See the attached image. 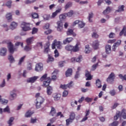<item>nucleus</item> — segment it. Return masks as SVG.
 Masks as SVG:
<instances>
[{"mask_svg": "<svg viewBox=\"0 0 126 126\" xmlns=\"http://www.w3.org/2000/svg\"><path fill=\"white\" fill-rule=\"evenodd\" d=\"M79 44L78 43H77L75 46H73L70 45H67L66 46L65 49L68 51L77 52L79 51Z\"/></svg>", "mask_w": 126, "mask_h": 126, "instance_id": "obj_1", "label": "nucleus"}, {"mask_svg": "<svg viewBox=\"0 0 126 126\" xmlns=\"http://www.w3.org/2000/svg\"><path fill=\"white\" fill-rule=\"evenodd\" d=\"M75 114L73 112H71L69 115V118L66 120V126H68L70 123H72L75 119Z\"/></svg>", "mask_w": 126, "mask_h": 126, "instance_id": "obj_2", "label": "nucleus"}, {"mask_svg": "<svg viewBox=\"0 0 126 126\" xmlns=\"http://www.w3.org/2000/svg\"><path fill=\"white\" fill-rule=\"evenodd\" d=\"M56 46H57V49H61L62 47L61 46V42L60 41H57V40H55L52 45V49H55Z\"/></svg>", "mask_w": 126, "mask_h": 126, "instance_id": "obj_3", "label": "nucleus"}, {"mask_svg": "<svg viewBox=\"0 0 126 126\" xmlns=\"http://www.w3.org/2000/svg\"><path fill=\"white\" fill-rule=\"evenodd\" d=\"M44 99L42 97H39L36 99V107L38 109L41 107V105L44 102Z\"/></svg>", "mask_w": 126, "mask_h": 126, "instance_id": "obj_4", "label": "nucleus"}, {"mask_svg": "<svg viewBox=\"0 0 126 126\" xmlns=\"http://www.w3.org/2000/svg\"><path fill=\"white\" fill-rule=\"evenodd\" d=\"M21 26L22 28V30L25 32H27L31 30L30 25L29 24H27V23H22Z\"/></svg>", "mask_w": 126, "mask_h": 126, "instance_id": "obj_5", "label": "nucleus"}, {"mask_svg": "<svg viewBox=\"0 0 126 126\" xmlns=\"http://www.w3.org/2000/svg\"><path fill=\"white\" fill-rule=\"evenodd\" d=\"M115 78V74L113 72H112L110 74L108 78L106 79V81L109 83L111 84L113 83V82H114Z\"/></svg>", "mask_w": 126, "mask_h": 126, "instance_id": "obj_6", "label": "nucleus"}, {"mask_svg": "<svg viewBox=\"0 0 126 126\" xmlns=\"http://www.w3.org/2000/svg\"><path fill=\"white\" fill-rule=\"evenodd\" d=\"M8 48L10 54H13L14 51H15V48H13V44L11 42L7 43Z\"/></svg>", "mask_w": 126, "mask_h": 126, "instance_id": "obj_7", "label": "nucleus"}, {"mask_svg": "<svg viewBox=\"0 0 126 126\" xmlns=\"http://www.w3.org/2000/svg\"><path fill=\"white\" fill-rule=\"evenodd\" d=\"M43 70V64L39 63L36 64L35 70L37 72L41 71Z\"/></svg>", "mask_w": 126, "mask_h": 126, "instance_id": "obj_8", "label": "nucleus"}, {"mask_svg": "<svg viewBox=\"0 0 126 126\" xmlns=\"http://www.w3.org/2000/svg\"><path fill=\"white\" fill-rule=\"evenodd\" d=\"M16 90L14 89L12 91H11L10 93V100H14V98H16Z\"/></svg>", "mask_w": 126, "mask_h": 126, "instance_id": "obj_9", "label": "nucleus"}, {"mask_svg": "<svg viewBox=\"0 0 126 126\" xmlns=\"http://www.w3.org/2000/svg\"><path fill=\"white\" fill-rule=\"evenodd\" d=\"M57 24L58 25L57 30L60 32H62L63 31V23L62 21H59L57 22Z\"/></svg>", "mask_w": 126, "mask_h": 126, "instance_id": "obj_10", "label": "nucleus"}, {"mask_svg": "<svg viewBox=\"0 0 126 126\" xmlns=\"http://www.w3.org/2000/svg\"><path fill=\"white\" fill-rule=\"evenodd\" d=\"M51 79L50 78V77H48L46 79V81L43 82V84L42 86L45 87H48V86L49 87L51 83Z\"/></svg>", "mask_w": 126, "mask_h": 126, "instance_id": "obj_11", "label": "nucleus"}, {"mask_svg": "<svg viewBox=\"0 0 126 126\" xmlns=\"http://www.w3.org/2000/svg\"><path fill=\"white\" fill-rule=\"evenodd\" d=\"M85 76L87 78L86 80H91L93 79V76L87 70H86Z\"/></svg>", "mask_w": 126, "mask_h": 126, "instance_id": "obj_12", "label": "nucleus"}, {"mask_svg": "<svg viewBox=\"0 0 126 126\" xmlns=\"http://www.w3.org/2000/svg\"><path fill=\"white\" fill-rule=\"evenodd\" d=\"M49 46H50V43L47 42L45 44V46H44V48H45L44 51V53L47 54L50 51Z\"/></svg>", "mask_w": 126, "mask_h": 126, "instance_id": "obj_13", "label": "nucleus"}, {"mask_svg": "<svg viewBox=\"0 0 126 126\" xmlns=\"http://www.w3.org/2000/svg\"><path fill=\"white\" fill-rule=\"evenodd\" d=\"M33 41H34V37H33L28 38L26 40L27 45L28 46H30L31 44H32V43Z\"/></svg>", "mask_w": 126, "mask_h": 126, "instance_id": "obj_14", "label": "nucleus"}, {"mask_svg": "<svg viewBox=\"0 0 126 126\" xmlns=\"http://www.w3.org/2000/svg\"><path fill=\"white\" fill-rule=\"evenodd\" d=\"M67 36L73 35L74 37L76 36V34L73 32V31L71 29H68L66 32Z\"/></svg>", "mask_w": 126, "mask_h": 126, "instance_id": "obj_15", "label": "nucleus"}, {"mask_svg": "<svg viewBox=\"0 0 126 126\" xmlns=\"http://www.w3.org/2000/svg\"><path fill=\"white\" fill-rule=\"evenodd\" d=\"M47 95H50L53 93V88L51 86H48L46 90Z\"/></svg>", "mask_w": 126, "mask_h": 126, "instance_id": "obj_16", "label": "nucleus"}, {"mask_svg": "<svg viewBox=\"0 0 126 126\" xmlns=\"http://www.w3.org/2000/svg\"><path fill=\"white\" fill-rule=\"evenodd\" d=\"M121 44V40H118L117 42L115 43L113 46L112 50L113 51H115L117 47H119Z\"/></svg>", "mask_w": 126, "mask_h": 126, "instance_id": "obj_17", "label": "nucleus"}, {"mask_svg": "<svg viewBox=\"0 0 126 126\" xmlns=\"http://www.w3.org/2000/svg\"><path fill=\"white\" fill-rule=\"evenodd\" d=\"M37 78H38L37 77L34 76L33 77L29 78L27 80V82H28V83H33L37 80Z\"/></svg>", "mask_w": 126, "mask_h": 126, "instance_id": "obj_18", "label": "nucleus"}, {"mask_svg": "<svg viewBox=\"0 0 126 126\" xmlns=\"http://www.w3.org/2000/svg\"><path fill=\"white\" fill-rule=\"evenodd\" d=\"M6 18L8 22H10L12 21V14L11 13H8L6 15Z\"/></svg>", "mask_w": 126, "mask_h": 126, "instance_id": "obj_19", "label": "nucleus"}, {"mask_svg": "<svg viewBox=\"0 0 126 126\" xmlns=\"http://www.w3.org/2000/svg\"><path fill=\"white\" fill-rule=\"evenodd\" d=\"M62 11V8H60L59 9H58V10H56L55 12H54L52 15V17L53 18H55L58 13H60Z\"/></svg>", "mask_w": 126, "mask_h": 126, "instance_id": "obj_20", "label": "nucleus"}, {"mask_svg": "<svg viewBox=\"0 0 126 126\" xmlns=\"http://www.w3.org/2000/svg\"><path fill=\"white\" fill-rule=\"evenodd\" d=\"M73 40V39L72 37L67 38L64 40H63V43L64 45H65L67 43L68 44V43H70Z\"/></svg>", "mask_w": 126, "mask_h": 126, "instance_id": "obj_21", "label": "nucleus"}, {"mask_svg": "<svg viewBox=\"0 0 126 126\" xmlns=\"http://www.w3.org/2000/svg\"><path fill=\"white\" fill-rule=\"evenodd\" d=\"M2 112H7V113H10V109H9V107L7 106L6 108H5L3 110L2 109H0V113Z\"/></svg>", "mask_w": 126, "mask_h": 126, "instance_id": "obj_22", "label": "nucleus"}, {"mask_svg": "<svg viewBox=\"0 0 126 126\" xmlns=\"http://www.w3.org/2000/svg\"><path fill=\"white\" fill-rule=\"evenodd\" d=\"M105 50H106V53L107 54H109L111 52V46L107 45L105 47Z\"/></svg>", "mask_w": 126, "mask_h": 126, "instance_id": "obj_23", "label": "nucleus"}, {"mask_svg": "<svg viewBox=\"0 0 126 126\" xmlns=\"http://www.w3.org/2000/svg\"><path fill=\"white\" fill-rule=\"evenodd\" d=\"M72 69L71 68H69L65 72V75L66 77H69L72 75Z\"/></svg>", "mask_w": 126, "mask_h": 126, "instance_id": "obj_24", "label": "nucleus"}, {"mask_svg": "<svg viewBox=\"0 0 126 126\" xmlns=\"http://www.w3.org/2000/svg\"><path fill=\"white\" fill-rule=\"evenodd\" d=\"M98 46H99V42L97 40H96L93 42V47L95 50L98 48Z\"/></svg>", "mask_w": 126, "mask_h": 126, "instance_id": "obj_25", "label": "nucleus"}, {"mask_svg": "<svg viewBox=\"0 0 126 126\" xmlns=\"http://www.w3.org/2000/svg\"><path fill=\"white\" fill-rule=\"evenodd\" d=\"M54 100L58 101L60 99L61 94H55L53 95Z\"/></svg>", "mask_w": 126, "mask_h": 126, "instance_id": "obj_26", "label": "nucleus"}, {"mask_svg": "<svg viewBox=\"0 0 126 126\" xmlns=\"http://www.w3.org/2000/svg\"><path fill=\"white\" fill-rule=\"evenodd\" d=\"M122 111V113H121L120 111H118L116 114V116L114 117V120H118L119 117H121L122 115L123 114V112Z\"/></svg>", "mask_w": 126, "mask_h": 126, "instance_id": "obj_27", "label": "nucleus"}, {"mask_svg": "<svg viewBox=\"0 0 126 126\" xmlns=\"http://www.w3.org/2000/svg\"><path fill=\"white\" fill-rule=\"evenodd\" d=\"M10 28L11 29H12V30L15 29V28H16V27H17V24L16 23H15V22H12L11 23V24H10Z\"/></svg>", "mask_w": 126, "mask_h": 126, "instance_id": "obj_28", "label": "nucleus"}, {"mask_svg": "<svg viewBox=\"0 0 126 126\" xmlns=\"http://www.w3.org/2000/svg\"><path fill=\"white\" fill-rule=\"evenodd\" d=\"M6 49L5 48H2L1 49L0 55L1 56H4L6 55Z\"/></svg>", "mask_w": 126, "mask_h": 126, "instance_id": "obj_29", "label": "nucleus"}, {"mask_svg": "<svg viewBox=\"0 0 126 126\" xmlns=\"http://www.w3.org/2000/svg\"><path fill=\"white\" fill-rule=\"evenodd\" d=\"M126 27H124L122 31L120 32V36H122L123 34L126 36Z\"/></svg>", "mask_w": 126, "mask_h": 126, "instance_id": "obj_30", "label": "nucleus"}, {"mask_svg": "<svg viewBox=\"0 0 126 126\" xmlns=\"http://www.w3.org/2000/svg\"><path fill=\"white\" fill-rule=\"evenodd\" d=\"M111 9L110 7H107L106 10H104L103 12V14L104 15H107L111 12Z\"/></svg>", "mask_w": 126, "mask_h": 126, "instance_id": "obj_31", "label": "nucleus"}, {"mask_svg": "<svg viewBox=\"0 0 126 126\" xmlns=\"http://www.w3.org/2000/svg\"><path fill=\"white\" fill-rule=\"evenodd\" d=\"M124 7H125V6L124 5L119 6V7H118V10H116V12H121L122 11H124Z\"/></svg>", "mask_w": 126, "mask_h": 126, "instance_id": "obj_32", "label": "nucleus"}, {"mask_svg": "<svg viewBox=\"0 0 126 126\" xmlns=\"http://www.w3.org/2000/svg\"><path fill=\"white\" fill-rule=\"evenodd\" d=\"M50 114L52 116H56V111L54 107H51V111H50Z\"/></svg>", "mask_w": 126, "mask_h": 126, "instance_id": "obj_33", "label": "nucleus"}, {"mask_svg": "<svg viewBox=\"0 0 126 126\" xmlns=\"http://www.w3.org/2000/svg\"><path fill=\"white\" fill-rule=\"evenodd\" d=\"M96 85L98 88H101L102 87L101 82L99 79H97L96 80Z\"/></svg>", "mask_w": 126, "mask_h": 126, "instance_id": "obj_34", "label": "nucleus"}, {"mask_svg": "<svg viewBox=\"0 0 126 126\" xmlns=\"http://www.w3.org/2000/svg\"><path fill=\"white\" fill-rule=\"evenodd\" d=\"M48 58L47 61V62L48 63L49 62H53L54 61V58H53L51 56H50V55H48Z\"/></svg>", "mask_w": 126, "mask_h": 126, "instance_id": "obj_35", "label": "nucleus"}, {"mask_svg": "<svg viewBox=\"0 0 126 126\" xmlns=\"http://www.w3.org/2000/svg\"><path fill=\"white\" fill-rule=\"evenodd\" d=\"M73 10H71L69 12L67 13H65L66 16L68 17H71L73 15Z\"/></svg>", "mask_w": 126, "mask_h": 126, "instance_id": "obj_36", "label": "nucleus"}, {"mask_svg": "<svg viewBox=\"0 0 126 126\" xmlns=\"http://www.w3.org/2000/svg\"><path fill=\"white\" fill-rule=\"evenodd\" d=\"M67 17L66 13H64V14H62L59 16V18L61 20H63L66 18Z\"/></svg>", "mask_w": 126, "mask_h": 126, "instance_id": "obj_37", "label": "nucleus"}, {"mask_svg": "<svg viewBox=\"0 0 126 126\" xmlns=\"http://www.w3.org/2000/svg\"><path fill=\"white\" fill-rule=\"evenodd\" d=\"M72 6V3L71 2H68L67 4L65 5L64 8L65 10H67L69 7H70Z\"/></svg>", "mask_w": 126, "mask_h": 126, "instance_id": "obj_38", "label": "nucleus"}, {"mask_svg": "<svg viewBox=\"0 0 126 126\" xmlns=\"http://www.w3.org/2000/svg\"><path fill=\"white\" fill-rule=\"evenodd\" d=\"M13 120H14V118L13 117H11L9 121H8V124L9 125V126H11L12 125V123L13 122Z\"/></svg>", "mask_w": 126, "mask_h": 126, "instance_id": "obj_39", "label": "nucleus"}, {"mask_svg": "<svg viewBox=\"0 0 126 126\" xmlns=\"http://www.w3.org/2000/svg\"><path fill=\"white\" fill-rule=\"evenodd\" d=\"M8 102L7 100L4 99L0 98V103L3 105H6Z\"/></svg>", "mask_w": 126, "mask_h": 126, "instance_id": "obj_40", "label": "nucleus"}, {"mask_svg": "<svg viewBox=\"0 0 126 126\" xmlns=\"http://www.w3.org/2000/svg\"><path fill=\"white\" fill-rule=\"evenodd\" d=\"M85 51L86 54H89L91 52V51L90 50L89 45H87L86 46Z\"/></svg>", "mask_w": 126, "mask_h": 126, "instance_id": "obj_41", "label": "nucleus"}, {"mask_svg": "<svg viewBox=\"0 0 126 126\" xmlns=\"http://www.w3.org/2000/svg\"><path fill=\"white\" fill-rule=\"evenodd\" d=\"M31 50H32L31 46H28V45H27V46H26L24 48V50L26 51V52H29Z\"/></svg>", "mask_w": 126, "mask_h": 126, "instance_id": "obj_42", "label": "nucleus"}, {"mask_svg": "<svg viewBox=\"0 0 126 126\" xmlns=\"http://www.w3.org/2000/svg\"><path fill=\"white\" fill-rule=\"evenodd\" d=\"M85 26V23H83V22H79L78 27L79 28L82 29L84 28V27Z\"/></svg>", "mask_w": 126, "mask_h": 126, "instance_id": "obj_43", "label": "nucleus"}, {"mask_svg": "<svg viewBox=\"0 0 126 126\" xmlns=\"http://www.w3.org/2000/svg\"><path fill=\"white\" fill-rule=\"evenodd\" d=\"M32 16L33 19H37L39 18V16L37 13H32Z\"/></svg>", "mask_w": 126, "mask_h": 126, "instance_id": "obj_44", "label": "nucleus"}, {"mask_svg": "<svg viewBox=\"0 0 126 126\" xmlns=\"http://www.w3.org/2000/svg\"><path fill=\"white\" fill-rule=\"evenodd\" d=\"M8 59L11 63H12V62L14 61V58H13V56L12 55L9 56Z\"/></svg>", "mask_w": 126, "mask_h": 126, "instance_id": "obj_45", "label": "nucleus"}, {"mask_svg": "<svg viewBox=\"0 0 126 126\" xmlns=\"http://www.w3.org/2000/svg\"><path fill=\"white\" fill-rule=\"evenodd\" d=\"M33 113L31 112V111H28L26 112L25 114V117H30L31 116L32 114Z\"/></svg>", "mask_w": 126, "mask_h": 126, "instance_id": "obj_46", "label": "nucleus"}, {"mask_svg": "<svg viewBox=\"0 0 126 126\" xmlns=\"http://www.w3.org/2000/svg\"><path fill=\"white\" fill-rule=\"evenodd\" d=\"M25 58L26 56H24L20 59L18 63V65H20L22 64V63L24 61V59Z\"/></svg>", "mask_w": 126, "mask_h": 126, "instance_id": "obj_47", "label": "nucleus"}, {"mask_svg": "<svg viewBox=\"0 0 126 126\" xmlns=\"http://www.w3.org/2000/svg\"><path fill=\"white\" fill-rule=\"evenodd\" d=\"M93 13H91L90 14H89L88 19L90 23L93 22L92 20H91V19L93 17Z\"/></svg>", "mask_w": 126, "mask_h": 126, "instance_id": "obj_48", "label": "nucleus"}, {"mask_svg": "<svg viewBox=\"0 0 126 126\" xmlns=\"http://www.w3.org/2000/svg\"><path fill=\"white\" fill-rule=\"evenodd\" d=\"M12 3V1L11 0H9L6 3V5L9 8H10L11 7V3Z\"/></svg>", "mask_w": 126, "mask_h": 126, "instance_id": "obj_49", "label": "nucleus"}, {"mask_svg": "<svg viewBox=\"0 0 126 126\" xmlns=\"http://www.w3.org/2000/svg\"><path fill=\"white\" fill-rule=\"evenodd\" d=\"M47 74H45L44 75H43L40 79V80L42 82L43 81H44V80H46V78H47Z\"/></svg>", "mask_w": 126, "mask_h": 126, "instance_id": "obj_50", "label": "nucleus"}, {"mask_svg": "<svg viewBox=\"0 0 126 126\" xmlns=\"http://www.w3.org/2000/svg\"><path fill=\"white\" fill-rule=\"evenodd\" d=\"M119 77L120 79H123V80H125L126 81V74L123 76L122 74H120Z\"/></svg>", "mask_w": 126, "mask_h": 126, "instance_id": "obj_51", "label": "nucleus"}, {"mask_svg": "<svg viewBox=\"0 0 126 126\" xmlns=\"http://www.w3.org/2000/svg\"><path fill=\"white\" fill-rule=\"evenodd\" d=\"M59 116H60V117H61V118H63V117H64L63 114H62V112H58V113H57V114H56V117H59Z\"/></svg>", "mask_w": 126, "mask_h": 126, "instance_id": "obj_52", "label": "nucleus"}, {"mask_svg": "<svg viewBox=\"0 0 126 126\" xmlns=\"http://www.w3.org/2000/svg\"><path fill=\"white\" fill-rule=\"evenodd\" d=\"M49 27H50L49 24H46L45 25H44V27H43V29L44 30H47L49 28Z\"/></svg>", "mask_w": 126, "mask_h": 126, "instance_id": "obj_53", "label": "nucleus"}, {"mask_svg": "<svg viewBox=\"0 0 126 126\" xmlns=\"http://www.w3.org/2000/svg\"><path fill=\"white\" fill-rule=\"evenodd\" d=\"M15 46H18L21 45V46L23 48V43H21L20 42H17L15 44Z\"/></svg>", "mask_w": 126, "mask_h": 126, "instance_id": "obj_54", "label": "nucleus"}, {"mask_svg": "<svg viewBox=\"0 0 126 126\" xmlns=\"http://www.w3.org/2000/svg\"><path fill=\"white\" fill-rule=\"evenodd\" d=\"M73 82L72 81H71L69 84H68L67 85V88H71L73 84Z\"/></svg>", "mask_w": 126, "mask_h": 126, "instance_id": "obj_55", "label": "nucleus"}, {"mask_svg": "<svg viewBox=\"0 0 126 126\" xmlns=\"http://www.w3.org/2000/svg\"><path fill=\"white\" fill-rule=\"evenodd\" d=\"M55 57L57 58L59 56V53L57 49H56L54 51Z\"/></svg>", "mask_w": 126, "mask_h": 126, "instance_id": "obj_56", "label": "nucleus"}, {"mask_svg": "<svg viewBox=\"0 0 126 126\" xmlns=\"http://www.w3.org/2000/svg\"><path fill=\"white\" fill-rule=\"evenodd\" d=\"M82 59V56H79L78 58L76 59V62L80 63Z\"/></svg>", "mask_w": 126, "mask_h": 126, "instance_id": "obj_57", "label": "nucleus"}, {"mask_svg": "<svg viewBox=\"0 0 126 126\" xmlns=\"http://www.w3.org/2000/svg\"><path fill=\"white\" fill-rule=\"evenodd\" d=\"M119 123L118 122H114L112 124H110L109 126H117Z\"/></svg>", "mask_w": 126, "mask_h": 126, "instance_id": "obj_58", "label": "nucleus"}, {"mask_svg": "<svg viewBox=\"0 0 126 126\" xmlns=\"http://www.w3.org/2000/svg\"><path fill=\"white\" fill-rule=\"evenodd\" d=\"M38 31V30L36 28H33L32 31V34H34L36 33Z\"/></svg>", "mask_w": 126, "mask_h": 126, "instance_id": "obj_59", "label": "nucleus"}, {"mask_svg": "<svg viewBox=\"0 0 126 126\" xmlns=\"http://www.w3.org/2000/svg\"><path fill=\"white\" fill-rule=\"evenodd\" d=\"M92 37L94 38H97L98 37V35L95 32H94L92 34Z\"/></svg>", "mask_w": 126, "mask_h": 126, "instance_id": "obj_60", "label": "nucleus"}, {"mask_svg": "<svg viewBox=\"0 0 126 126\" xmlns=\"http://www.w3.org/2000/svg\"><path fill=\"white\" fill-rule=\"evenodd\" d=\"M68 94V92L67 91H64L63 93V96L66 97Z\"/></svg>", "mask_w": 126, "mask_h": 126, "instance_id": "obj_61", "label": "nucleus"}, {"mask_svg": "<svg viewBox=\"0 0 126 126\" xmlns=\"http://www.w3.org/2000/svg\"><path fill=\"white\" fill-rule=\"evenodd\" d=\"M110 94L112 96H114L116 94V92L113 90L110 92Z\"/></svg>", "mask_w": 126, "mask_h": 126, "instance_id": "obj_62", "label": "nucleus"}, {"mask_svg": "<svg viewBox=\"0 0 126 126\" xmlns=\"http://www.w3.org/2000/svg\"><path fill=\"white\" fill-rule=\"evenodd\" d=\"M115 35V34L114 33L111 32L109 35V37L110 38H114V36Z\"/></svg>", "mask_w": 126, "mask_h": 126, "instance_id": "obj_63", "label": "nucleus"}, {"mask_svg": "<svg viewBox=\"0 0 126 126\" xmlns=\"http://www.w3.org/2000/svg\"><path fill=\"white\" fill-rule=\"evenodd\" d=\"M98 65V63H97L93 65V66H92V70H94L96 68V67H97Z\"/></svg>", "mask_w": 126, "mask_h": 126, "instance_id": "obj_64", "label": "nucleus"}]
</instances>
